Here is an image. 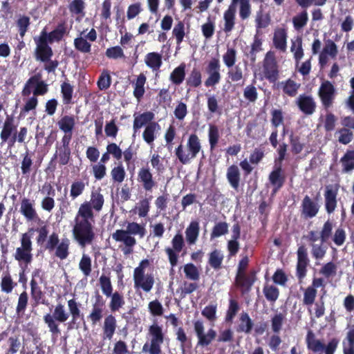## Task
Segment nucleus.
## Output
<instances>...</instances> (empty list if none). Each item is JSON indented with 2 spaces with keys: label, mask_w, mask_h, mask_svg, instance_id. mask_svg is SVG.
<instances>
[{
  "label": "nucleus",
  "mask_w": 354,
  "mask_h": 354,
  "mask_svg": "<svg viewBox=\"0 0 354 354\" xmlns=\"http://www.w3.org/2000/svg\"><path fill=\"white\" fill-rule=\"evenodd\" d=\"M149 334L151 335V343H145L142 346L143 353L149 352V354H160L161 344L164 342V334L162 327L157 324H153L149 326Z\"/></svg>",
  "instance_id": "obj_7"
},
{
  "label": "nucleus",
  "mask_w": 354,
  "mask_h": 354,
  "mask_svg": "<svg viewBox=\"0 0 354 354\" xmlns=\"http://www.w3.org/2000/svg\"><path fill=\"white\" fill-rule=\"evenodd\" d=\"M297 104L299 109L306 115H312L316 108L314 99L309 95H300L297 99Z\"/></svg>",
  "instance_id": "obj_19"
},
{
  "label": "nucleus",
  "mask_w": 354,
  "mask_h": 354,
  "mask_svg": "<svg viewBox=\"0 0 354 354\" xmlns=\"http://www.w3.org/2000/svg\"><path fill=\"white\" fill-rule=\"evenodd\" d=\"M47 234L45 226L38 229H30L23 235L21 243H31L33 241L38 243H43L46 239Z\"/></svg>",
  "instance_id": "obj_14"
},
{
  "label": "nucleus",
  "mask_w": 354,
  "mask_h": 354,
  "mask_svg": "<svg viewBox=\"0 0 354 354\" xmlns=\"http://www.w3.org/2000/svg\"><path fill=\"white\" fill-rule=\"evenodd\" d=\"M32 245H21L17 248L15 258L19 261H23L26 263L31 262L32 256L31 254Z\"/></svg>",
  "instance_id": "obj_26"
},
{
  "label": "nucleus",
  "mask_w": 354,
  "mask_h": 354,
  "mask_svg": "<svg viewBox=\"0 0 354 354\" xmlns=\"http://www.w3.org/2000/svg\"><path fill=\"white\" fill-rule=\"evenodd\" d=\"M32 78H35L37 81L32 83L34 86V90L32 91L33 95L37 96L38 95H44L47 92V85L42 81L40 80V77L38 75H35L32 77Z\"/></svg>",
  "instance_id": "obj_58"
},
{
  "label": "nucleus",
  "mask_w": 354,
  "mask_h": 354,
  "mask_svg": "<svg viewBox=\"0 0 354 354\" xmlns=\"http://www.w3.org/2000/svg\"><path fill=\"white\" fill-rule=\"evenodd\" d=\"M257 280L256 272L250 271L249 273L236 274L235 286L240 290L242 295L249 293Z\"/></svg>",
  "instance_id": "obj_10"
},
{
  "label": "nucleus",
  "mask_w": 354,
  "mask_h": 354,
  "mask_svg": "<svg viewBox=\"0 0 354 354\" xmlns=\"http://www.w3.org/2000/svg\"><path fill=\"white\" fill-rule=\"evenodd\" d=\"M154 118V114L150 111H147L141 114L135 113L133 115V136L137 131L144 126L152 122Z\"/></svg>",
  "instance_id": "obj_20"
},
{
  "label": "nucleus",
  "mask_w": 354,
  "mask_h": 354,
  "mask_svg": "<svg viewBox=\"0 0 354 354\" xmlns=\"http://www.w3.org/2000/svg\"><path fill=\"white\" fill-rule=\"evenodd\" d=\"M19 212L27 221H36L39 220L35 207V203L29 198H24L21 200Z\"/></svg>",
  "instance_id": "obj_16"
},
{
  "label": "nucleus",
  "mask_w": 354,
  "mask_h": 354,
  "mask_svg": "<svg viewBox=\"0 0 354 354\" xmlns=\"http://www.w3.org/2000/svg\"><path fill=\"white\" fill-rule=\"evenodd\" d=\"M336 192L330 187H326L325 193L326 209L328 213L333 212L336 207Z\"/></svg>",
  "instance_id": "obj_37"
},
{
  "label": "nucleus",
  "mask_w": 354,
  "mask_h": 354,
  "mask_svg": "<svg viewBox=\"0 0 354 354\" xmlns=\"http://www.w3.org/2000/svg\"><path fill=\"white\" fill-rule=\"evenodd\" d=\"M217 306L216 304H210L205 306L201 312V314L209 322H214L216 319Z\"/></svg>",
  "instance_id": "obj_59"
},
{
  "label": "nucleus",
  "mask_w": 354,
  "mask_h": 354,
  "mask_svg": "<svg viewBox=\"0 0 354 354\" xmlns=\"http://www.w3.org/2000/svg\"><path fill=\"white\" fill-rule=\"evenodd\" d=\"M263 77L270 82H275L279 77V71L274 53L268 52L263 61Z\"/></svg>",
  "instance_id": "obj_9"
},
{
  "label": "nucleus",
  "mask_w": 354,
  "mask_h": 354,
  "mask_svg": "<svg viewBox=\"0 0 354 354\" xmlns=\"http://www.w3.org/2000/svg\"><path fill=\"white\" fill-rule=\"evenodd\" d=\"M286 320V314L284 313H277L274 314L270 319L272 331L275 334H279L283 328V326Z\"/></svg>",
  "instance_id": "obj_28"
},
{
  "label": "nucleus",
  "mask_w": 354,
  "mask_h": 354,
  "mask_svg": "<svg viewBox=\"0 0 354 354\" xmlns=\"http://www.w3.org/2000/svg\"><path fill=\"white\" fill-rule=\"evenodd\" d=\"M198 288V284L196 282L188 283L185 281L183 286L180 287L176 290V293L179 295L180 299H184L187 295L192 293L196 290Z\"/></svg>",
  "instance_id": "obj_46"
},
{
  "label": "nucleus",
  "mask_w": 354,
  "mask_h": 354,
  "mask_svg": "<svg viewBox=\"0 0 354 354\" xmlns=\"http://www.w3.org/2000/svg\"><path fill=\"white\" fill-rule=\"evenodd\" d=\"M70 314L66 311L64 305L57 304L53 313H46L43 317L44 323L51 333L52 337L57 338L61 334L59 324L65 323L69 318Z\"/></svg>",
  "instance_id": "obj_3"
},
{
  "label": "nucleus",
  "mask_w": 354,
  "mask_h": 354,
  "mask_svg": "<svg viewBox=\"0 0 354 354\" xmlns=\"http://www.w3.org/2000/svg\"><path fill=\"white\" fill-rule=\"evenodd\" d=\"M137 180L146 191H151L156 185V182L149 167L140 169Z\"/></svg>",
  "instance_id": "obj_18"
},
{
  "label": "nucleus",
  "mask_w": 354,
  "mask_h": 354,
  "mask_svg": "<svg viewBox=\"0 0 354 354\" xmlns=\"http://www.w3.org/2000/svg\"><path fill=\"white\" fill-rule=\"evenodd\" d=\"M317 291L314 287L308 286L304 292L303 304L307 306H312L315 301Z\"/></svg>",
  "instance_id": "obj_53"
},
{
  "label": "nucleus",
  "mask_w": 354,
  "mask_h": 354,
  "mask_svg": "<svg viewBox=\"0 0 354 354\" xmlns=\"http://www.w3.org/2000/svg\"><path fill=\"white\" fill-rule=\"evenodd\" d=\"M185 76V65L182 64L176 68L170 75V80L175 84H181Z\"/></svg>",
  "instance_id": "obj_41"
},
{
  "label": "nucleus",
  "mask_w": 354,
  "mask_h": 354,
  "mask_svg": "<svg viewBox=\"0 0 354 354\" xmlns=\"http://www.w3.org/2000/svg\"><path fill=\"white\" fill-rule=\"evenodd\" d=\"M145 234L146 229L145 226L132 222L128 223L125 230H117L113 234V238L115 241L124 242V243H135L136 240L131 235H138L142 238Z\"/></svg>",
  "instance_id": "obj_6"
},
{
  "label": "nucleus",
  "mask_w": 354,
  "mask_h": 354,
  "mask_svg": "<svg viewBox=\"0 0 354 354\" xmlns=\"http://www.w3.org/2000/svg\"><path fill=\"white\" fill-rule=\"evenodd\" d=\"M341 162L344 171L348 172L354 169V151H347L342 158Z\"/></svg>",
  "instance_id": "obj_50"
},
{
  "label": "nucleus",
  "mask_w": 354,
  "mask_h": 354,
  "mask_svg": "<svg viewBox=\"0 0 354 354\" xmlns=\"http://www.w3.org/2000/svg\"><path fill=\"white\" fill-rule=\"evenodd\" d=\"M79 268L86 277L90 275L91 272V260L88 256L83 254L79 263Z\"/></svg>",
  "instance_id": "obj_60"
},
{
  "label": "nucleus",
  "mask_w": 354,
  "mask_h": 354,
  "mask_svg": "<svg viewBox=\"0 0 354 354\" xmlns=\"http://www.w3.org/2000/svg\"><path fill=\"white\" fill-rule=\"evenodd\" d=\"M338 53L337 46L335 43L328 39L325 41L324 48L320 51L319 56V62L321 66L326 64L329 59H334L336 58Z\"/></svg>",
  "instance_id": "obj_13"
},
{
  "label": "nucleus",
  "mask_w": 354,
  "mask_h": 354,
  "mask_svg": "<svg viewBox=\"0 0 354 354\" xmlns=\"http://www.w3.org/2000/svg\"><path fill=\"white\" fill-rule=\"evenodd\" d=\"M335 89L329 81H324L319 89V95L323 104L328 107L330 106L335 97Z\"/></svg>",
  "instance_id": "obj_15"
},
{
  "label": "nucleus",
  "mask_w": 354,
  "mask_h": 354,
  "mask_svg": "<svg viewBox=\"0 0 354 354\" xmlns=\"http://www.w3.org/2000/svg\"><path fill=\"white\" fill-rule=\"evenodd\" d=\"M220 62L217 59H212L208 64L206 72L208 77L205 82L206 86H213L217 84L221 80Z\"/></svg>",
  "instance_id": "obj_11"
},
{
  "label": "nucleus",
  "mask_w": 354,
  "mask_h": 354,
  "mask_svg": "<svg viewBox=\"0 0 354 354\" xmlns=\"http://www.w3.org/2000/svg\"><path fill=\"white\" fill-rule=\"evenodd\" d=\"M224 259L223 252L218 250H214L209 254L208 263L215 270H220L222 267V263Z\"/></svg>",
  "instance_id": "obj_33"
},
{
  "label": "nucleus",
  "mask_w": 354,
  "mask_h": 354,
  "mask_svg": "<svg viewBox=\"0 0 354 354\" xmlns=\"http://www.w3.org/2000/svg\"><path fill=\"white\" fill-rule=\"evenodd\" d=\"M302 214L306 218H313L315 216L319 211V206L313 202L308 196H306L303 199Z\"/></svg>",
  "instance_id": "obj_25"
},
{
  "label": "nucleus",
  "mask_w": 354,
  "mask_h": 354,
  "mask_svg": "<svg viewBox=\"0 0 354 354\" xmlns=\"http://www.w3.org/2000/svg\"><path fill=\"white\" fill-rule=\"evenodd\" d=\"M201 149V145L196 134L189 136L185 145H180L176 149V155L183 164H188Z\"/></svg>",
  "instance_id": "obj_4"
},
{
  "label": "nucleus",
  "mask_w": 354,
  "mask_h": 354,
  "mask_svg": "<svg viewBox=\"0 0 354 354\" xmlns=\"http://www.w3.org/2000/svg\"><path fill=\"white\" fill-rule=\"evenodd\" d=\"M290 51L294 54V57L297 61L300 60L304 56L302 48V39L300 37H297L291 40Z\"/></svg>",
  "instance_id": "obj_40"
},
{
  "label": "nucleus",
  "mask_w": 354,
  "mask_h": 354,
  "mask_svg": "<svg viewBox=\"0 0 354 354\" xmlns=\"http://www.w3.org/2000/svg\"><path fill=\"white\" fill-rule=\"evenodd\" d=\"M307 348L314 353L324 351L325 344L321 340L317 339L315 334L312 330H308L306 337Z\"/></svg>",
  "instance_id": "obj_21"
},
{
  "label": "nucleus",
  "mask_w": 354,
  "mask_h": 354,
  "mask_svg": "<svg viewBox=\"0 0 354 354\" xmlns=\"http://www.w3.org/2000/svg\"><path fill=\"white\" fill-rule=\"evenodd\" d=\"M104 306L105 301L99 292L97 291L95 295V302L93 304L92 310L88 316L92 324L95 325L102 319Z\"/></svg>",
  "instance_id": "obj_12"
},
{
  "label": "nucleus",
  "mask_w": 354,
  "mask_h": 354,
  "mask_svg": "<svg viewBox=\"0 0 354 354\" xmlns=\"http://www.w3.org/2000/svg\"><path fill=\"white\" fill-rule=\"evenodd\" d=\"M93 219V211L87 201L82 203L75 218L73 235L79 243H90L93 241L94 234L91 222Z\"/></svg>",
  "instance_id": "obj_1"
},
{
  "label": "nucleus",
  "mask_w": 354,
  "mask_h": 354,
  "mask_svg": "<svg viewBox=\"0 0 354 354\" xmlns=\"http://www.w3.org/2000/svg\"><path fill=\"white\" fill-rule=\"evenodd\" d=\"M253 320L247 312H242L239 317L237 324L234 329L237 333H244L246 335L251 334L254 328Z\"/></svg>",
  "instance_id": "obj_17"
},
{
  "label": "nucleus",
  "mask_w": 354,
  "mask_h": 354,
  "mask_svg": "<svg viewBox=\"0 0 354 354\" xmlns=\"http://www.w3.org/2000/svg\"><path fill=\"white\" fill-rule=\"evenodd\" d=\"M160 130V127L158 123L151 122L148 124L142 133V138L145 142L152 146Z\"/></svg>",
  "instance_id": "obj_23"
},
{
  "label": "nucleus",
  "mask_w": 354,
  "mask_h": 354,
  "mask_svg": "<svg viewBox=\"0 0 354 354\" xmlns=\"http://www.w3.org/2000/svg\"><path fill=\"white\" fill-rule=\"evenodd\" d=\"M150 209V202L147 198H144L136 203L134 212L140 217H146L148 215Z\"/></svg>",
  "instance_id": "obj_49"
},
{
  "label": "nucleus",
  "mask_w": 354,
  "mask_h": 354,
  "mask_svg": "<svg viewBox=\"0 0 354 354\" xmlns=\"http://www.w3.org/2000/svg\"><path fill=\"white\" fill-rule=\"evenodd\" d=\"M84 188L85 184L84 182L80 180L73 182L71 187V196L73 198H77L83 193Z\"/></svg>",
  "instance_id": "obj_64"
},
{
  "label": "nucleus",
  "mask_w": 354,
  "mask_h": 354,
  "mask_svg": "<svg viewBox=\"0 0 354 354\" xmlns=\"http://www.w3.org/2000/svg\"><path fill=\"white\" fill-rule=\"evenodd\" d=\"M194 330L197 337V346L205 348L207 347L216 337V331L213 328H209L205 333V327L202 320H196L194 322Z\"/></svg>",
  "instance_id": "obj_8"
},
{
  "label": "nucleus",
  "mask_w": 354,
  "mask_h": 354,
  "mask_svg": "<svg viewBox=\"0 0 354 354\" xmlns=\"http://www.w3.org/2000/svg\"><path fill=\"white\" fill-rule=\"evenodd\" d=\"M69 314L71 316V323L75 324L80 317L83 318V314L81 313L80 304L77 303L75 299H71L67 301Z\"/></svg>",
  "instance_id": "obj_32"
},
{
  "label": "nucleus",
  "mask_w": 354,
  "mask_h": 354,
  "mask_svg": "<svg viewBox=\"0 0 354 354\" xmlns=\"http://www.w3.org/2000/svg\"><path fill=\"white\" fill-rule=\"evenodd\" d=\"M63 35L64 32L60 29H56L49 34L44 30L38 37H35L34 39L37 46V59L41 61H46L50 58L53 55V52L51 48L48 46V43L52 44L59 41Z\"/></svg>",
  "instance_id": "obj_2"
},
{
  "label": "nucleus",
  "mask_w": 354,
  "mask_h": 354,
  "mask_svg": "<svg viewBox=\"0 0 354 354\" xmlns=\"http://www.w3.org/2000/svg\"><path fill=\"white\" fill-rule=\"evenodd\" d=\"M270 181L274 186V193L281 187L283 184V178L281 174L280 167H277L270 174L269 177Z\"/></svg>",
  "instance_id": "obj_55"
},
{
  "label": "nucleus",
  "mask_w": 354,
  "mask_h": 354,
  "mask_svg": "<svg viewBox=\"0 0 354 354\" xmlns=\"http://www.w3.org/2000/svg\"><path fill=\"white\" fill-rule=\"evenodd\" d=\"M57 124L59 128L64 131V133L72 134L75 121L73 117L65 115L58 121Z\"/></svg>",
  "instance_id": "obj_38"
},
{
  "label": "nucleus",
  "mask_w": 354,
  "mask_h": 354,
  "mask_svg": "<svg viewBox=\"0 0 354 354\" xmlns=\"http://www.w3.org/2000/svg\"><path fill=\"white\" fill-rule=\"evenodd\" d=\"M88 203L90 204L91 209L93 207L96 211H100L104 204V197L100 192L97 191L93 192L91 200Z\"/></svg>",
  "instance_id": "obj_51"
},
{
  "label": "nucleus",
  "mask_w": 354,
  "mask_h": 354,
  "mask_svg": "<svg viewBox=\"0 0 354 354\" xmlns=\"http://www.w3.org/2000/svg\"><path fill=\"white\" fill-rule=\"evenodd\" d=\"M117 327V322L115 317L113 315H109L104 318L102 331L103 339L111 340L115 332Z\"/></svg>",
  "instance_id": "obj_22"
},
{
  "label": "nucleus",
  "mask_w": 354,
  "mask_h": 354,
  "mask_svg": "<svg viewBox=\"0 0 354 354\" xmlns=\"http://www.w3.org/2000/svg\"><path fill=\"white\" fill-rule=\"evenodd\" d=\"M111 175L115 182L122 183L125 178L126 173L123 166L119 165L112 169Z\"/></svg>",
  "instance_id": "obj_62"
},
{
  "label": "nucleus",
  "mask_w": 354,
  "mask_h": 354,
  "mask_svg": "<svg viewBox=\"0 0 354 354\" xmlns=\"http://www.w3.org/2000/svg\"><path fill=\"white\" fill-rule=\"evenodd\" d=\"M146 77L141 73L138 75L136 82L134 83L133 95L137 99H140L145 93V84L146 82Z\"/></svg>",
  "instance_id": "obj_47"
},
{
  "label": "nucleus",
  "mask_w": 354,
  "mask_h": 354,
  "mask_svg": "<svg viewBox=\"0 0 354 354\" xmlns=\"http://www.w3.org/2000/svg\"><path fill=\"white\" fill-rule=\"evenodd\" d=\"M239 310L240 305L239 302L234 299H230L229 300L228 308L225 316V322L226 323L232 324Z\"/></svg>",
  "instance_id": "obj_31"
},
{
  "label": "nucleus",
  "mask_w": 354,
  "mask_h": 354,
  "mask_svg": "<svg viewBox=\"0 0 354 354\" xmlns=\"http://www.w3.org/2000/svg\"><path fill=\"white\" fill-rule=\"evenodd\" d=\"M56 156L59 159V162L61 165H66L68 162L71 157L70 148L57 147Z\"/></svg>",
  "instance_id": "obj_61"
},
{
  "label": "nucleus",
  "mask_w": 354,
  "mask_h": 354,
  "mask_svg": "<svg viewBox=\"0 0 354 354\" xmlns=\"http://www.w3.org/2000/svg\"><path fill=\"white\" fill-rule=\"evenodd\" d=\"M109 308L112 312H116L120 310L125 304L123 295L118 291L112 293Z\"/></svg>",
  "instance_id": "obj_39"
},
{
  "label": "nucleus",
  "mask_w": 354,
  "mask_h": 354,
  "mask_svg": "<svg viewBox=\"0 0 354 354\" xmlns=\"http://www.w3.org/2000/svg\"><path fill=\"white\" fill-rule=\"evenodd\" d=\"M227 180L231 186L236 189L239 184V171L236 166L232 165L230 167L227 172Z\"/></svg>",
  "instance_id": "obj_42"
},
{
  "label": "nucleus",
  "mask_w": 354,
  "mask_h": 354,
  "mask_svg": "<svg viewBox=\"0 0 354 354\" xmlns=\"http://www.w3.org/2000/svg\"><path fill=\"white\" fill-rule=\"evenodd\" d=\"M223 62L227 67L233 66L236 59V52L233 48H228L223 56Z\"/></svg>",
  "instance_id": "obj_63"
},
{
  "label": "nucleus",
  "mask_w": 354,
  "mask_h": 354,
  "mask_svg": "<svg viewBox=\"0 0 354 354\" xmlns=\"http://www.w3.org/2000/svg\"><path fill=\"white\" fill-rule=\"evenodd\" d=\"M287 32L283 28H277L274 30L273 36V45L277 49L282 52H286L287 49Z\"/></svg>",
  "instance_id": "obj_24"
},
{
  "label": "nucleus",
  "mask_w": 354,
  "mask_h": 354,
  "mask_svg": "<svg viewBox=\"0 0 354 354\" xmlns=\"http://www.w3.org/2000/svg\"><path fill=\"white\" fill-rule=\"evenodd\" d=\"M148 265V260H142L133 271L135 288H142L146 292L151 291L154 284V278L151 274L145 275V268Z\"/></svg>",
  "instance_id": "obj_5"
},
{
  "label": "nucleus",
  "mask_w": 354,
  "mask_h": 354,
  "mask_svg": "<svg viewBox=\"0 0 354 354\" xmlns=\"http://www.w3.org/2000/svg\"><path fill=\"white\" fill-rule=\"evenodd\" d=\"M30 294L32 299L35 301L36 304H42L47 305L44 299V294L36 280L30 281Z\"/></svg>",
  "instance_id": "obj_30"
},
{
  "label": "nucleus",
  "mask_w": 354,
  "mask_h": 354,
  "mask_svg": "<svg viewBox=\"0 0 354 354\" xmlns=\"http://www.w3.org/2000/svg\"><path fill=\"white\" fill-rule=\"evenodd\" d=\"M278 86L281 87L286 94L293 97L297 93L300 84L289 79L286 81L279 82Z\"/></svg>",
  "instance_id": "obj_35"
},
{
  "label": "nucleus",
  "mask_w": 354,
  "mask_h": 354,
  "mask_svg": "<svg viewBox=\"0 0 354 354\" xmlns=\"http://www.w3.org/2000/svg\"><path fill=\"white\" fill-rule=\"evenodd\" d=\"M145 63L153 71H157L162 63V56L158 53H149L145 57Z\"/></svg>",
  "instance_id": "obj_27"
},
{
  "label": "nucleus",
  "mask_w": 354,
  "mask_h": 354,
  "mask_svg": "<svg viewBox=\"0 0 354 354\" xmlns=\"http://www.w3.org/2000/svg\"><path fill=\"white\" fill-rule=\"evenodd\" d=\"M30 17L25 15H19L16 21V26L21 38L24 37L30 26Z\"/></svg>",
  "instance_id": "obj_45"
},
{
  "label": "nucleus",
  "mask_w": 354,
  "mask_h": 354,
  "mask_svg": "<svg viewBox=\"0 0 354 354\" xmlns=\"http://www.w3.org/2000/svg\"><path fill=\"white\" fill-rule=\"evenodd\" d=\"M236 9L228 7L224 12L223 20L224 26L223 30L225 32H230L232 30L235 24Z\"/></svg>",
  "instance_id": "obj_29"
},
{
  "label": "nucleus",
  "mask_w": 354,
  "mask_h": 354,
  "mask_svg": "<svg viewBox=\"0 0 354 354\" xmlns=\"http://www.w3.org/2000/svg\"><path fill=\"white\" fill-rule=\"evenodd\" d=\"M237 5L239 6V15L241 19H248L252 14L250 0H241V2Z\"/></svg>",
  "instance_id": "obj_43"
},
{
  "label": "nucleus",
  "mask_w": 354,
  "mask_h": 354,
  "mask_svg": "<svg viewBox=\"0 0 354 354\" xmlns=\"http://www.w3.org/2000/svg\"><path fill=\"white\" fill-rule=\"evenodd\" d=\"M263 293L268 301L274 304L279 297V290L274 285L266 284L263 288Z\"/></svg>",
  "instance_id": "obj_34"
},
{
  "label": "nucleus",
  "mask_w": 354,
  "mask_h": 354,
  "mask_svg": "<svg viewBox=\"0 0 354 354\" xmlns=\"http://www.w3.org/2000/svg\"><path fill=\"white\" fill-rule=\"evenodd\" d=\"M199 234V223L193 221L190 223L185 231L186 239L189 243H194Z\"/></svg>",
  "instance_id": "obj_36"
},
{
  "label": "nucleus",
  "mask_w": 354,
  "mask_h": 354,
  "mask_svg": "<svg viewBox=\"0 0 354 354\" xmlns=\"http://www.w3.org/2000/svg\"><path fill=\"white\" fill-rule=\"evenodd\" d=\"M8 344L9 348L6 351V354H15L19 351L21 347L19 338L16 335L10 337L8 339Z\"/></svg>",
  "instance_id": "obj_57"
},
{
  "label": "nucleus",
  "mask_w": 354,
  "mask_h": 354,
  "mask_svg": "<svg viewBox=\"0 0 354 354\" xmlns=\"http://www.w3.org/2000/svg\"><path fill=\"white\" fill-rule=\"evenodd\" d=\"M184 273L187 279L192 280V281H198L200 279V273L196 268L193 263H187L184 266Z\"/></svg>",
  "instance_id": "obj_52"
},
{
  "label": "nucleus",
  "mask_w": 354,
  "mask_h": 354,
  "mask_svg": "<svg viewBox=\"0 0 354 354\" xmlns=\"http://www.w3.org/2000/svg\"><path fill=\"white\" fill-rule=\"evenodd\" d=\"M308 21V15L306 10L302 11L292 18V24L296 30H301L306 26Z\"/></svg>",
  "instance_id": "obj_44"
},
{
  "label": "nucleus",
  "mask_w": 354,
  "mask_h": 354,
  "mask_svg": "<svg viewBox=\"0 0 354 354\" xmlns=\"http://www.w3.org/2000/svg\"><path fill=\"white\" fill-rule=\"evenodd\" d=\"M16 286L17 283L13 281L10 274L8 272L3 274L1 281V288L2 292L6 293H10Z\"/></svg>",
  "instance_id": "obj_54"
},
{
  "label": "nucleus",
  "mask_w": 354,
  "mask_h": 354,
  "mask_svg": "<svg viewBox=\"0 0 354 354\" xmlns=\"http://www.w3.org/2000/svg\"><path fill=\"white\" fill-rule=\"evenodd\" d=\"M28 301V293L24 291L19 295L17 305L16 307V313L17 315H23L26 309Z\"/></svg>",
  "instance_id": "obj_56"
},
{
  "label": "nucleus",
  "mask_w": 354,
  "mask_h": 354,
  "mask_svg": "<svg viewBox=\"0 0 354 354\" xmlns=\"http://www.w3.org/2000/svg\"><path fill=\"white\" fill-rule=\"evenodd\" d=\"M99 283L102 293L109 297L113 293V286L109 277L102 274L99 279Z\"/></svg>",
  "instance_id": "obj_48"
}]
</instances>
